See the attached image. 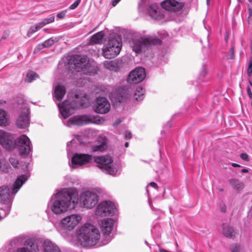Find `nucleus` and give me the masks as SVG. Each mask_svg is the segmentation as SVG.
I'll use <instances>...</instances> for the list:
<instances>
[{
    "mask_svg": "<svg viewBox=\"0 0 252 252\" xmlns=\"http://www.w3.org/2000/svg\"><path fill=\"white\" fill-rule=\"evenodd\" d=\"M206 2H207V5H209V3H210V0H206Z\"/></svg>",
    "mask_w": 252,
    "mask_h": 252,
    "instance_id": "bf43d9fd",
    "label": "nucleus"
},
{
    "mask_svg": "<svg viewBox=\"0 0 252 252\" xmlns=\"http://www.w3.org/2000/svg\"><path fill=\"white\" fill-rule=\"evenodd\" d=\"M247 73L248 75L249 76H251L252 74V58H251V59L249 60V65H248V68L247 69Z\"/></svg>",
    "mask_w": 252,
    "mask_h": 252,
    "instance_id": "4c0bfd02",
    "label": "nucleus"
},
{
    "mask_svg": "<svg viewBox=\"0 0 252 252\" xmlns=\"http://www.w3.org/2000/svg\"><path fill=\"white\" fill-rule=\"evenodd\" d=\"M78 95L75 94V97L70 98L68 97L67 100L62 104L58 103V106L60 113L64 119H66L72 114V110L82 106V103L78 102Z\"/></svg>",
    "mask_w": 252,
    "mask_h": 252,
    "instance_id": "423d86ee",
    "label": "nucleus"
},
{
    "mask_svg": "<svg viewBox=\"0 0 252 252\" xmlns=\"http://www.w3.org/2000/svg\"><path fill=\"white\" fill-rule=\"evenodd\" d=\"M67 11L66 10H63L61 12H59L57 14V17L60 19H63Z\"/></svg>",
    "mask_w": 252,
    "mask_h": 252,
    "instance_id": "79ce46f5",
    "label": "nucleus"
},
{
    "mask_svg": "<svg viewBox=\"0 0 252 252\" xmlns=\"http://www.w3.org/2000/svg\"><path fill=\"white\" fill-rule=\"evenodd\" d=\"M161 43V40L156 37H139L133 39L131 46L133 51L138 54L145 52L149 46L160 44Z\"/></svg>",
    "mask_w": 252,
    "mask_h": 252,
    "instance_id": "39448f33",
    "label": "nucleus"
},
{
    "mask_svg": "<svg viewBox=\"0 0 252 252\" xmlns=\"http://www.w3.org/2000/svg\"><path fill=\"white\" fill-rule=\"evenodd\" d=\"M81 2V0H77L74 2H73L70 6L69 9H75L79 4Z\"/></svg>",
    "mask_w": 252,
    "mask_h": 252,
    "instance_id": "ea45409f",
    "label": "nucleus"
},
{
    "mask_svg": "<svg viewBox=\"0 0 252 252\" xmlns=\"http://www.w3.org/2000/svg\"><path fill=\"white\" fill-rule=\"evenodd\" d=\"M55 21V16L54 14H52L49 16V17L44 19L41 22H39L42 27L46 26V25L52 23Z\"/></svg>",
    "mask_w": 252,
    "mask_h": 252,
    "instance_id": "2f4dec72",
    "label": "nucleus"
},
{
    "mask_svg": "<svg viewBox=\"0 0 252 252\" xmlns=\"http://www.w3.org/2000/svg\"><path fill=\"white\" fill-rule=\"evenodd\" d=\"M121 122V121L120 120H118L116 121L113 124L114 126H116L118 125H119Z\"/></svg>",
    "mask_w": 252,
    "mask_h": 252,
    "instance_id": "603ef678",
    "label": "nucleus"
},
{
    "mask_svg": "<svg viewBox=\"0 0 252 252\" xmlns=\"http://www.w3.org/2000/svg\"><path fill=\"white\" fill-rule=\"evenodd\" d=\"M8 124L7 114L3 109H0V126H5Z\"/></svg>",
    "mask_w": 252,
    "mask_h": 252,
    "instance_id": "cd10ccee",
    "label": "nucleus"
},
{
    "mask_svg": "<svg viewBox=\"0 0 252 252\" xmlns=\"http://www.w3.org/2000/svg\"><path fill=\"white\" fill-rule=\"evenodd\" d=\"M68 145H69V143H67V146H68Z\"/></svg>",
    "mask_w": 252,
    "mask_h": 252,
    "instance_id": "338daca9",
    "label": "nucleus"
},
{
    "mask_svg": "<svg viewBox=\"0 0 252 252\" xmlns=\"http://www.w3.org/2000/svg\"><path fill=\"white\" fill-rule=\"evenodd\" d=\"M27 180V178L25 175H21L18 177L12 187L6 186L0 187V198L8 203L6 208L7 212H9L10 209L11 200Z\"/></svg>",
    "mask_w": 252,
    "mask_h": 252,
    "instance_id": "7ed1b4c3",
    "label": "nucleus"
},
{
    "mask_svg": "<svg viewBox=\"0 0 252 252\" xmlns=\"http://www.w3.org/2000/svg\"><path fill=\"white\" fill-rule=\"evenodd\" d=\"M248 1H249L250 2H252V0H248Z\"/></svg>",
    "mask_w": 252,
    "mask_h": 252,
    "instance_id": "0e129e2a",
    "label": "nucleus"
},
{
    "mask_svg": "<svg viewBox=\"0 0 252 252\" xmlns=\"http://www.w3.org/2000/svg\"><path fill=\"white\" fill-rule=\"evenodd\" d=\"M120 0H114L112 1V5L113 6H115L119 1Z\"/></svg>",
    "mask_w": 252,
    "mask_h": 252,
    "instance_id": "3c124183",
    "label": "nucleus"
},
{
    "mask_svg": "<svg viewBox=\"0 0 252 252\" xmlns=\"http://www.w3.org/2000/svg\"><path fill=\"white\" fill-rule=\"evenodd\" d=\"M247 92H248V94H249V96L250 98H252V93L251 91V89L250 88H248L247 89Z\"/></svg>",
    "mask_w": 252,
    "mask_h": 252,
    "instance_id": "8fccbe9b",
    "label": "nucleus"
},
{
    "mask_svg": "<svg viewBox=\"0 0 252 252\" xmlns=\"http://www.w3.org/2000/svg\"><path fill=\"white\" fill-rule=\"evenodd\" d=\"M219 190L220 191H223V189H222V188H220V189H219Z\"/></svg>",
    "mask_w": 252,
    "mask_h": 252,
    "instance_id": "052dcab7",
    "label": "nucleus"
},
{
    "mask_svg": "<svg viewBox=\"0 0 252 252\" xmlns=\"http://www.w3.org/2000/svg\"><path fill=\"white\" fill-rule=\"evenodd\" d=\"M0 144L7 150H11L14 148L12 135L3 130H0Z\"/></svg>",
    "mask_w": 252,
    "mask_h": 252,
    "instance_id": "a211bd4d",
    "label": "nucleus"
},
{
    "mask_svg": "<svg viewBox=\"0 0 252 252\" xmlns=\"http://www.w3.org/2000/svg\"><path fill=\"white\" fill-rule=\"evenodd\" d=\"M251 53L252 54V45H251Z\"/></svg>",
    "mask_w": 252,
    "mask_h": 252,
    "instance_id": "680f3d73",
    "label": "nucleus"
},
{
    "mask_svg": "<svg viewBox=\"0 0 252 252\" xmlns=\"http://www.w3.org/2000/svg\"><path fill=\"white\" fill-rule=\"evenodd\" d=\"M220 211L222 212H225L226 211V207L224 204H222L220 205Z\"/></svg>",
    "mask_w": 252,
    "mask_h": 252,
    "instance_id": "c03bdc74",
    "label": "nucleus"
},
{
    "mask_svg": "<svg viewBox=\"0 0 252 252\" xmlns=\"http://www.w3.org/2000/svg\"><path fill=\"white\" fill-rule=\"evenodd\" d=\"M241 158L245 161H249V156L246 153H242L240 155Z\"/></svg>",
    "mask_w": 252,
    "mask_h": 252,
    "instance_id": "37998d69",
    "label": "nucleus"
},
{
    "mask_svg": "<svg viewBox=\"0 0 252 252\" xmlns=\"http://www.w3.org/2000/svg\"><path fill=\"white\" fill-rule=\"evenodd\" d=\"M44 48H45V47L44 46V44L43 43L39 44L37 45V46L34 49V53L38 52L40 50H41Z\"/></svg>",
    "mask_w": 252,
    "mask_h": 252,
    "instance_id": "a19ab883",
    "label": "nucleus"
},
{
    "mask_svg": "<svg viewBox=\"0 0 252 252\" xmlns=\"http://www.w3.org/2000/svg\"><path fill=\"white\" fill-rule=\"evenodd\" d=\"M114 220L112 219H105L101 221L100 228L106 240V244L112 239L111 232L113 227Z\"/></svg>",
    "mask_w": 252,
    "mask_h": 252,
    "instance_id": "f3484780",
    "label": "nucleus"
},
{
    "mask_svg": "<svg viewBox=\"0 0 252 252\" xmlns=\"http://www.w3.org/2000/svg\"><path fill=\"white\" fill-rule=\"evenodd\" d=\"M122 44L120 39L112 38L103 48V55L107 59L117 56L121 51Z\"/></svg>",
    "mask_w": 252,
    "mask_h": 252,
    "instance_id": "6e6552de",
    "label": "nucleus"
},
{
    "mask_svg": "<svg viewBox=\"0 0 252 252\" xmlns=\"http://www.w3.org/2000/svg\"><path fill=\"white\" fill-rule=\"evenodd\" d=\"M43 247L44 252H61L58 247L50 240L44 241Z\"/></svg>",
    "mask_w": 252,
    "mask_h": 252,
    "instance_id": "5701e85b",
    "label": "nucleus"
},
{
    "mask_svg": "<svg viewBox=\"0 0 252 252\" xmlns=\"http://www.w3.org/2000/svg\"><path fill=\"white\" fill-rule=\"evenodd\" d=\"M115 94H112L111 96L112 100H115L116 102H118L119 103L122 102L123 101V95H118L116 98H115V96H113Z\"/></svg>",
    "mask_w": 252,
    "mask_h": 252,
    "instance_id": "58836bf2",
    "label": "nucleus"
},
{
    "mask_svg": "<svg viewBox=\"0 0 252 252\" xmlns=\"http://www.w3.org/2000/svg\"><path fill=\"white\" fill-rule=\"evenodd\" d=\"M78 239L83 247H90L98 243L100 238L99 230L94 225L86 223L77 232Z\"/></svg>",
    "mask_w": 252,
    "mask_h": 252,
    "instance_id": "f03ea898",
    "label": "nucleus"
},
{
    "mask_svg": "<svg viewBox=\"0 0 252 252\" xmlns=\"http://www.w3.org/2000/svg\"><path fill=\"white\" fill-rule=\"evenodd\" d=\"M128 145H129V144H128V142H126V143H125V147H126V148H127V147H128Z\"/></svg>",
    "mask_w": 252,
    "mask_h": 252,
    "instance_id": "4d7b16f0",
    "label": "nucleus"
},
{
    "mask_svg": "<svg viewBox=\"0 0 252 252\" xmlns=\"http://www.w3.org/2000/svg\"><path fill=\"white\" fill-rule=\"evenodd\" d=\"M38 78V75L32 71H29L26 75L25 81L27 82L31 83L33 80Z\"/></svg>",
    "mask_w": 252,
    "mask_h": 252,
    "instance_id": "c756f323",
    "label": "nucleus"
},
{
    "mask_svg": "<svg viewBox=\"0 0 252 252\" xmlns=\"http://www.w3.org/2000/svg\"><path fill=\"white\" fill-rule=\"evenodd\" d=\"M104 67L110 70L117 71L118 68L117 63L115 61H106L104 62Z\"/></svg>",
    "mask_w": 252,
    "mask_h": 252,
    "instance_id": "a878e982",
    "label": "nucleus"
},
{
    "mask_svg": "<svg viewBox=\"0 0 252 252\" xmlns=\"http://www.w3.org/2000/svg\"><path fill=\"white\" fill-rule=\"evenodd\" d=\"M78 202V191L74 188L63 189L51 198L48 205L56 215H61L74 209Z\"/></svg>",
    "mask_w": 252,
    "mask_h": 252,
    "instance_id": "f257e3e1",
    "label": "nucleus"
},
{
    "mask_svg": "<svg viewBox=\"0 0 252 252\" xmlns=\"http://www.w3.org/2000/svg\"><path fill=\"white\" fill-rule=\"evenodd\" d=\"M161 6L166 10L178 11L183 8L184 3L176 0H165L161 3Z\"/></svg>",
    "mask_w": 252,
    "mask_h": 252,
    "instance_id": "aec40b11",
    "label": "nucleus"
},
{
    "mask_svg": "<svg viewBox=\"0 0 252 252\" xmlns=\"http://www.w3.org/2000/svg\"><path fill=\"white\" fill-rule=\"evenodd\" d=\"M230 249L231 252H245L244 248L241 245L238 244L231 245Z\"/></svg>",
    "mask_w": 252,
    "mask_h": 252,
    "instance_id": "7c9ffc66",
    "label": "nucleus"
},
{
    "mask_svg": "<svg viewBox=\"0 0 252 252\" xmlns=\"http://www.w3.org/2000/svg\"><path fill=\"white\" fill-rule=\"evenodd\" d=\"M82 217L79 214H73L63 218L60 223L61 230L71 231L81 222Z\"/></svg>",
    "mask_w": 252,
    "mask_h": 252,
    "instance_id": "1a4fd4ad",
    "label": "nucleus"
},
{
    "mask_svg": "<svg viewBox=\"0 0 252 252\" xmlns=\"http://www.w3.org/2000/svg\"><path fill=\"white\" fill-rule=\"evenodd\" d=\"M30 123V111L26 105H24L23 111L20 113L16 124L20 128H26L29 126Z\"/></svg>",
    "mask_w": 252,
    "mask_h": 252,
    "instance_id": "2eb2a0df",
    "label": "nucleus"
},
{
    "mask_svg": "<svg viewBox=\"0 0 252 252\" xmlns=\"http://www.w3.org/2000/svg\"><path fill=\"white\" fill-rule=\"evenodd\" d=\"M159 251L160 252H170L166 250H165L162 248H159Z\"/></svg>",
    "mask_w": 252,
    "mask_h": 252,
    "instance_id": "5fc2aeb1",
    "label": "nucleus"
},
{
    "mask_svg": "<svg viewBox=\"0 0 252 252\" xmlns=\"http://www.w3.org/2000/svg\"><path fill=\"white\" fill-rule=\"evenodd\" d=\"M65 93L66 90L64 86L61 85H57L54 89V97L55 100L59 101H61Z\"/></svg>",
    "mask_w": 252,
    "mask_h": 252,
    "instance_id": "4be33fe9",
    "label": "nucleus"
},
{
    "mask_svg": "<svg viewBox=\"0 0 252 252\" xmlns=\"http://www.w3.org/2000/svg\"><path fill=\"white\" fill-rule=\"evenodd\" d=\"M117 212L115 204L110 201H103L100 202L95 210V214L98 216L105 217L112 215Z\"/></svg>",
    "mask_w": 252,
    "mask_h": 252,
    "instance_id": "9b49d317",
    "label": "nucleus"
},
{
    "mask_svg": "<svg viewBox=\"0 0 252 252\" xmlns=\"http://www.w3.org/2000/svg\"><path fill=\"white\" fill-rule=\"evenodd\" d=\"M207 73V70L205 67H203L202 68V72H201V75L204 76Z\"/></svg>",
    "mask_w": 252,
    "mask_h": 252,
    "instance_id": "a18cd8bd",
    "label": "nucleus"
},
{
    "mask_svg": "<svg viewBox=\"0 0 252 252\" xmlns=\"http://www.w3.org/2000/svg\"><path fill=\"white\" fill-rule=\"evenodd\" d=\"M239 1H240V0H238Z\"/></svg>",
    "mask_w": 252,
    "mask_h": 252,
    "instance_id": "774afa93",
    "label": "nucleus"
},
{
    "mask_svg": "<svg viewBox=\"0 0 252 252\" xmlns=\"http://www.w3.org/2000/svg\"><path fill=\"white\" fill-rule=\"evenodd\" d=\"M233 49L232 48L231 49V52H232V53H233Z\"/></svg>",
    "mask_w": 252,
    "mask_h": 252,
    "instance_id": "e2e57ef3",
    "label": "nucleus"
},
{
    "mask_svg": "<svg viewBox=\"0 0 252 252\" xmlns=\"http://www.w3.org/2000/svg\"><path fill=\"white\" fill-rule=\"evenodd\" d=\"M54 43L55 40L52 38H49L43 42L45 48H48L54 44Z\"/></svg>",
    "mask_w": 252,
    "mask_h": 252,
    "instance_id": "e433bc0d",
    "label": "nucleus"
},
{
    "mask_svg": "<svg viewBox=\"0 0 252 252\" xmlns=\"http://www.w3.org/2000/svg\"><path fill=\"white\" fill-rule=\"evenodd\" d=\"M229 183L235 189H241L243 188V183L237 179H231L229 180Z\"/></svg>",
    "mask_w": 252,
    "mask_h": 252,
    "instance_id": "c85d7f7f",
    "label": "nucleus"
},
{
    "mask_svg": "<svg viewBox=\"0 0 252 252\" xmlns=\"http://www.w3.org/2000/svg\"><path fill=\"white\" fill-rule=\"evenodd\" d=\"M232 166L233 167H240V165L237 164V163H232L231 164Z\"/></svg>",
    "mask_w": 252,
    "mask_h": 252,
    "instance_id": "864d4df0",
    "label": "nucleus"
},
{
    "mask_svg": "<svg viewBox=\"0 0 252 252\" xmlns=\"http://www.w3.org/2000/svg\"><path fill=\"white\" fill-rule=\"evenodd\" d=\"M131 137V133L130 132H126V135H125V138L126 139H130Z\"/></svg>",
    "mask_w": 252,
    "mask_h": 252,
    "instance_id": "de8ad7c7",
    "label": "nucleus"
},
{
    "mask_svg": "<svg viewBox=\"0 0 252 252\" xmlns=\"http://www.w3.org/2000/svg\"><path fill=\"white\" fill-rule=\"evenodd\" d=\"M9 162L14 167H17L19 164V161L16 156H11L9 158Z\"/></svg>",
    "mask_w": 252,
    "mask_h": 252,
    "instance_id": "c9c22d12",
    "label": "nucleus"
},
{
    "mask_svg": "<svg viewBox=\"0 0 252 252\" xmlns=\"http://www.w3.org/2000/svg\"><path fill=\"white\" fill-rule=\"evenodd\" d=\"M222 234L228 238H232L235 236L236 232L233 228L228 224L223 223L222 224Z\"/></svg>",
    "mask_w": 252,
    "mask_h": 252,
    "instance_id": "b1692460",
    "label": "nucleus"
},
{
    "mask_svg": "<svg viewBox=\"0 0 252 252\" xmlns=\"http://www.w3.org/2000/svg\"><path fill=\"white\" fill-rule=\"evenodd\" d=\"M144 0H141V2L139 3V5L141 6L142 5V2L144 1Z\"/></svg>",
    "mask_w": 252,
    "mask_h": 252,
    "instance_id": "13d9d810",
    "label": "nucleus"
},
{
    "mask_svg": "<svg viewBox=\"0 0 252 252\" xmlns=\"http://www.w3.org/2000/svg\"><path fill=\"white\" fill-rule=\"evenodd\" d=\"M110 109V104L108 100L105 97H98L96 99L95 111L99 114L108 113Z\"/></svg>",
    "mask_w": 252,
    "mask_h": 252,
    "instance_id": "6ab92c4d",
    "label": "nucleus"
},
{
    "mask_svg": "<svg viewBox=\"0 0 252 252\" xmlns=\"http://www.w3.org/2000/svg\"><path fill=\"white\" fill-rule=\"evenodd\" d=\"M103 120L99 117L92 115H79L70 118L67 122L66 125L70 126L72 125L82 126L91 123L99 124Z\"/></svg>",
    "mask_w": 252,
    "mask_h": 252,
    "instance_id": "0eeeda50",
    "label": "nucleus"
},
{
    "mask_svg": "<svg viewBox=\"0 0 252 252\" xmlns=\"http://www.w3.org/2000/svg\"><path fill=\"white\" fill-rule=\"evenodd\" d=\"M69 67L72 68L77 71H80L86 68L89 65V61L86 57L80 55L71 56L68 61Z\"/></svg>",
    "mask_w": 252,
    "mask_h": 252,
    "instance_id": "f8f14e48",
    "label": "nucleus"
},
{
    "mask_svg": "<svg viewBox=\"0 0 252 252\" xmlns=\"http://www.w3.org/2000/svg\"><path fill=\"white\" fill-rule=\"evenodd\" d=\"M42 28V27L40 25V23H37L35 25L31 27L28 32V35L30 36L32 35L33 33H34Z\"/></svg>",
    "mask_w": 252,
    "mask_h": 252,
    "instance_id": "f704fd0d",
    "label": "nucleus"
},
{
    "mask_svg": "<svg viewBox=\"0 0 252 252\" xmlns=\"http://www.w3.org/2000/svg\"><path fill=\"white\" fill-rule=\"evenodd\" d=\"M145 90L142 87H138L134 93V98L136 100L140 101L144 98Z\"/></svg>",
    "mask_w": 252,
    "mask_h": 252,
    "instance_id": "bb28decb",
    "label": "nucleus"
},
{
    "mask_svg": "<svg viewBox=\"0 0 252 252\" xmlns=\"http://www.w3.org/2000/svg\"><path fill=\"white\" fill-rule=\"evenodd\" d=\"M15 145L18 147L22 156H28L31 151L30 140L26 135L23 134L18 137Z\"/></svg>",
    "mask_w": 252,
    "mask_h": 252,
    "instance_id": "ddd939ff",
    "label": "nucleus"
},
{
    "mask_svg": "<svg viewBox=\"0 0 252 252\" xmlns=\"http://www.w3.org/2000/svg\"><path fill=\"white\" fill-rule=\"evenodd\" d=\"M93 156L86 154L76 153L73 155L71 159V167L77 168L87 165L93 160Z\"/></svg>",
    "mask_w": 252,
    "mask_h": 252,
    "instance_id": "4468645a",
    "label": "nucleus"
},
{
    "mask_svg": "<svg viewBox=\"0 0 252 252\" xmlns=\"http://www.w3.org/2000/svg\"><path fill=\"white\" fill-rule=\"evenodd\" d=\"M145 77L146 73L144 68L137 67L130 72L127 81L130 84H136L142 81Z\"/></svg>",
    "mask_w": 252,
    "mask_h": 252,
    "instance_id": "dca6fc26",
    "label": "nucleus"
},
{
    "mask_svg": "<svg viewBox=\"0 0 252 252\" xmlns=\"http://www.w3.org/2000/svg\"><path fill=\"white\" fill-rule=\"evenodd\" d=\"M248 172V170L246 168H244V169H243L242 170H241V172L242 173H247Z\"/></svg>",
    "mask_w": 252,
    "mask_h": 252,
    "instance_id": "6e6d98bb",
    "label": "nucleus"
},
{
    "mask_svg": "<svg viewBox=\"0 0 252 252\" xmlns=\"http://www.w3.org/2000/svg\"><path fill=\"white\" fill-rule=\"evenodd\" d=\"M2 103V101H0V104H1V103Z\"/></svg>",
    "mask_w": 252,
    "mask_h": 252,
    "instance_id": "69168bd1",
    "label": "nucleus"
},
{
    "mask_svg": "<svg viewBox=\"0 0 252 252\" xmlns=\"http://www.w3.org/2000/svg\"><path fill=\"white\" fill-rule=\"evenodd\" d=\"M148 12L149 16L155 20H160L163 17L161 8L156 3H153L149 5Z\"/></svg>",
    "mask_w": 252,
    "mask_h": 252,
    "instance_id": "412c9836",
    "label": "nucleus"
},
{
    "mask_svg": "<svg viewBox=\"0 0 252 252\" xmlns=\"http://www.w3.org/2000/svg\"><path fill=\"white\" fill-rule=\"evenodd\" d=\"M104 34L102 32H99L93 35L90 39L91 44H100L102 43Z\"/></svg>",
    "mask_w": 252,
    "mask_h": 252,
    "instance_id": "393cba45",
    "label": "nucleus"
},
{
    "mask_svg": "<svg viewBox=\"0 0 252 252\" xmlns=\"http://www.w3.org/2000/svg\"><path fill=\"white\" fill-rule=\"evenodd\" d=\"M98 195L93 190L83 191L80 196V203L84 207L92 209L98 201Z\"/></svg>",
    "mask_w": 252,
    "mask_h": 252,
    "instance_id": "9d476101",
    "label": "nucleus"
},
{
    "mask_svg": "<svg viewBox=\"0 0 252 252\" xmlns=\"http://www.w3.org/2000/svg\"><path fill=\"white\" fill-rule=\"evenodd\" d=\"M94 160L97 164V166L104 173L110 175H116L118 169L113 163L112 158L109 156H97Z\"/></svg>",
    "mask_w": 252,
    "mask_h": 252,
    "instance_id": "20e7f679",
    "label": "nucleus"
},
{
    "mask_svg": "<svg viewBox=\"0 0 252 252\" xmlns=\"http://www.w3.org/2000/svg\"><path fill=\"white\" fill-rule=\"evenodd\" d=\"M107 148V145L105 141H103L98 145L94 146L93 147L92 150L94 152H103Z\"/></svg>",
    "mask_w": 252,
    "mask_h": 252,
    "instance_id": "473e14b6",
    "label": "nucleus"
},
{
    "mask_svg": "<svg viewBox=\"0 0 252 252\" xmlns=\"http://www.w3.org/2000/svg\"><path fill=\"white\" fill-rule=\"evenodd\" d=\"M248 11L249 13V16L248 19H250L251 16H252V8L251 7L248 8Z\"/></svg>",
    "mask_w": 252,
    "mask_h": 252,
    "instance_id": "09e8293b",
    "label": "nucleus"
},
{
    "mask_svg": "<svg viewBox=\"0 0 252 252\" xmlns=\"http://www.w3.org/2000/svg\"><path fill=\"white\" fill-rule=\"evenodd\" d=\"M149 185L155 189L158 188V186L157 184L156 183H155V182L150 183Z\"/></svg>",
    "mask_w": 252,
    "mask_h": 252,
    "instance_id": "49530a36",
    "label": "nucleus"
},
{
    "mask_svg": "<svg viewBox=\"0 0 252 252\" xmlns=\"http://www.w3.org/2000/svg\"><path fill=\"white\" fill-rule=\"evenodd\" d=\"M10 168L9 166L6 163L5 161L3 159L0 160V170L4 172L7 173Z\"/></svg>",
    "mask_w": 252,
    "mask_h": 252,
    "instance_id": "72a5a7b5",
    "label": "nucleus"
}]
</instances>
